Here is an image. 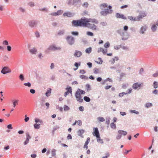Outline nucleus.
<instances>
[{
    "label": "nucleus",
    "mask_w": 158,
    "mask_h": 158,
    "mask_svg": "<svg viewBox=\"0 0 158 158\" xmlns=\"http://www.w3.org/2000/svg\"><path fill=\"white\" fill-rule=\"evenodd\" d=\"M90 140V138H88L87 139L86 141L85 142V144H88Z\"/></svg>",
    "instance_id": "nucleus-47"
},
{
    "label": "nucleus",
    "mask_w": 158,
    "mask_h": 158,
    "mask_svg": "<svg viewBox=\"0 0 158 158\" xmlns=\"http://www.w3.org/2000/svg\"><path fill=\"white\" fill-rule=\"evenodd\" d=\"M24 85L25 86H27L29 87H30L31 86V84L30 83L28 82L27 83H25L24 84Z\"/></svg>",
    "instance_id": "nucleus-50"
},
{
    "label": "nucleus",
    "mask_w": 158,
    "mask_h": 158,
    "mask_svg": "<svg viewBox=\"0 0 158 158\" xmlns=\"http://www.w3.org/2000/svg\"><path fill=\"white\" fill-rule=\"evenodd\" d=\"M116 16L118 18H122L124 19H126V18L123 14H120L118 13L116 14Z\"/></svg>",
    "instance_id": "nucleus-12"
},
{
    "label": "nucleus",
    "mask_w": 158,
    "mask_h": 158,
    "mask_svg": "<svg viewBox=\"0 0 158 158\" xmlns=\"http://www.w3.org/2000/svg\"><path fill=\"white\" fill-rule=\"evenodd\" d=\"M94 131L93 133V135L95 136L97 138H99L100 135L99 131L97 128H94Z\"/></svg>",
    "instance_id": "nucleus-6"
},
{
    "label": "nucleus",
    "mask_w": 158,
    "mask_h": 158,
    "mask_svg": "<svg viewBox=\"0 0 158 158\" xmlns=\"http://www.w3.org/2000/svg\"><path fill=\"white\" fill-rule=\"evenodd\" d=\"M30 52L33 54H35L37 52V50L35 48H33L30 50Z\"/></svg>",
    "instance_id": "nucleus-23"
},
{
    "label": "nucleus",
    "mask_w": 158,
    "mask_h": 158,
    "mask_svg": "<svg viewBox=\"0 0 158 158\" xmlns=\"http://www.w3.org/2000/svg\"><path fill=\"white\" fill-rule=\"evenodd\" d=\"M87 64L89 68L91 67L92 65V63L90 62L88 63Z\"/></svg>",
    "instance_id": "nucleus-62"
},
{
    "label": "nucleus",
    "mask_w": 158,
    "mask_h": 158,
    "mask_svg": "<svg viewBox=\"0 0 158 158\" xmlns=\"http://www.w3.org/2000/svg\"><path fill=\"white\" fill-rule=\"evenodd\" d=\"M118 60V57H115L114 58L112 59V60H110L111 63L114 64V62L115 60L117 61Z\"/></svg>",
    "instance_id": "nucleus-19"
},
{
    "label": "nucleus",
    "mask_w": 158,
    "mask_h": 158,
    "mask_svg": "<svg viewBox=\"0 0 158 158\" xmlns=\"http://www.w3.org/2000/svg\"><path fill=\"white\" fill-rule=\"evenodd\" d=\"M64 30L60 31L58 32V34L59 35H63L64 34Z\"/></svg>",
    "instance_id": "nucleus-37"
},
{
    "label": "nucleus",
    "mask_w": 158,
    "mask_h": 158,
    "mask_svg": "<svg viewBox=\"0 0 158 158\" xmlns=\"http://www.w3.org/2000/svg\"><path fill=\"white\" fill-rule=\"evenodd\" d=\"M49 49H50V50H56V49H58L59 48H57L55 47L54 45H52V46H50L49 47Z\"/></svg>",
    "instance_id": "nucleus-26"
},
{
    "label": "nucleus",
    "mask_w": 158,
    "mask_h": 158,
    "mask_svg": "<svg viewBox=\"0 0 158 158\" xmlns=\"http://www.w3.org/2000/svg\"><path fill=\"white\" fill-rule=\"evenodd\" d=\"M110 44L108 42H106L104 45V47L106 48H109L110 46Z\"/></svg>",
    "instance_id": "nucleus-30"
},
{
    "label": "nucleus",
    "mask_w": 158,
    "mask_h": 158,
    "mask_svg": "<svg viewBox=\"0 0 158 158\" xmlns=\"http://www.w3.org/2000/svg\"><path fill=\"white\" fill-rule=\"evenodd\" d=\"M87 35L90 36H93L94 35L93 33H92V32H90V31H88L87 32Z\"/></svg>",
    "instance_id": "nucleus-39"
},
{
    "label": "nucleus",
    "mask_w": 158,
    "mask_h": 158,
    "mask_svg": "<svg viewBox=\"0 0 158 158\" xmlns=\"http://www.w3.org/2000/svg\"><path fill=\"white\" fill-rule=\"evenodd\" d=\"M63 15L64 17L67 16L69 17H71L73 16V14L71 12H67L64 13Z\"/></svg>",
    "instance_id": "nucleus-9"
},
{
    "label": "nucleus",
    "mask_w": 158,
    "mask_h": 158,
    "mask_svg": "<svg viewBox=\"0 0 158 158\" xmlns=\"http://www.w3.org/2000/svg\"><path fill=\"white\" fill-rule=\"evenodd\" d=\"M52 156H55L56 155V150L55 149L53 150L52 151Z\"/></svg>",
    "instance_id": "nucleus-43"
},
{
    "label": "nucleus",
    "mask_w": 158,
    "mask_h": 158,
    "mask_svg": "<svg viewBox=\"0 0 158 158\" xmlns=\"http://www.w3.org/2000/svg\"><path fill=\"white\" fill-rule=\"evenodd\" d=\"M146 16V14L145 13L143 12L140 13L137 17V21H139L140 19H142L143 18Z\"/></svg>",
    "instance_id": "nucleus-7"
},
{
    "label": "nucleus",
    "mask_w": 158,
    "mask_h": 158,
    "mask_svg": "<svg viewBox=\"0 0 158 158\" xmlns=\"http://www.w3.org/2000/svg\"><path fill=\"white\" fill-rule=\"evenodd\" d=\"M94 73L95 74H98L99 72V69L97 68L94 69Z\"/></svg>",
    "instance_id": "nucleus-34"
},
{
    "label": "nucleus",
    "mask_w": 158,
    "mask_h": 158,
    "mask_svg": "<svg viewBox=\"0 0 158 158\" xmlns=\"http://www.w3.org/2000/svg\"><path fill=\"white\" fill-rule=\"evenodd\" d=\"M100 7L101 9H103L104 8L107 7V5L106 3H103L100 5Z\"/></svg>",
    "instance_id": "nucleus-22"
},
{
    "label": "nucleus",
    "mask_w": 158,
    "mask_h": 158,
    "mask_svg": "<svg viewBox=\"0 0 158 158\" xmlns=\"http://www.w3.org/2000/svg\"><path fill=\"white\" fill-rule=\"evenodd\" d=\"M118 133L121 135H127V131H124L122 130H119L118 131Z\"/></svg>",
    "instance_id": "nucleus-14"
},
{
    "label": "nucleus",
    "mask_w": 158,
    "mask_h": 158,
    "mask_svg": "<svg viewBox=\"0 0 158 158\" xmlns=\"http://www.w3.org/2000/svg\"><path fill=\"white\" fill-rule=\"evenodd\" d=\"M147 28V26H146L142 27L140 30V33L142 34H143L144 31H146Z\"/></svg>",
    "instance_id": "nucleus-15"
},
{
    "label": "nucleus",
    "mask_w": 158,
    "mask_h": 158,
    "mask_svg": "<svg viewBox=\"0 0 158 158\" xmlns=\"http://www.w3.org/2000/svg\"><path fill=\"white\" fill-rule=\"evenodd\" d=\"M153 86L155 88H157L158 87V83L157 81H154L153 83Z\"/></svg>",
    "instance_id": "nucleus-24"
},
{
    "label": "nucleus",
    "mask_w": 158,
    "mask_h": 158,
    "mask_svg": "<svg viewBox=\"0 0 158 158\" xmlns=\"http://www.w3.org/2000/svg\"><path fill=\"white\" fill-rule=\"evenodd\" d=\"M152 106V104L151 103H147L145 105V107L146 108H148L151 106Z\"/></svg>",
    "instance_id": "nucleus-33"
},
{
    "label": "nucleus",
    "mask_w": 158,
    "mask_h": 158,
    "mask_svg": "<svg viewBox=\"0 0 158 158\" xmlns=\"http://www.w3.org/2000/svg\"><path fill=\"white\" fill-rule=\"evenodd\" d=\"M7 50L8 51H10L11 50V48L10 46H7Z\"/></svg>",
    "instance_id": "nucleus-55"
},
{
    "label": "nucleus",
    "mask_w": 158,
    "mask_h": 158,
    "mask_svg": "<svg viewBox=\"0 0 158 158\" xmlns=\"http://www.w3.org/2000/svg\"><path fill=\"white\" fill-rule=\"evenodd\" d=\"M74 65L76 67V68H74V70H76L78 67V63L76 62L75 63Z\"/></svg>",
    "instance_id": "nucleus-42"
},
{
    "label": "nucleus",
    "mask_w": 158,
    "mask_h": 158,
    "mask_svg": "<svg viewBox=\"0 0 158 158\" xmlns=\"http://www.w3.org/2000/svg\"><path fill=\"white\" fill-rule=\"evenodd\" d=\"M156 26H158V21H157L156 22V25H155V24L153 25L152 27V29L153 31H156Z\"/></svg>",
    "instance_id": "nucleus-16"
},
{
    "label": "nucleus",
    "mask_w": 158,
    "mask_h": 158,
    "mask_svg": "<svg viewBox=\"0 0 158 158\" xmlns=\"http://www.w3.org/2000/svg\"><path fill=\"white\" fill-rule=\"evenodd\" d=\"M111 127L114 129H116V125L114 123H112L110 125Z\"/></svg>",
    "instance_id": "nucleus-28"
},
{
    "label": "nucleus",
    "mask_w": 158,
    "mask_h": 158,
    "mask_svg": "<svg viewBox=\"0 0 158 158\" xmlns=\"http://www.w3.org/2000/svg\"><path fill=\"white\" fill-rule=\"evenodd\" d=\"M108 8L109 9H107L105 10H103L100 13L103 15H106L108 14H110L112 13V10H111L112 6H109Z\"/></svg>",
    "instance_id": "nucleus-2"
},
{
    "label": "nucleus",
    "mask_w": 158,
    "mask_h": 158,
    "mask_svg": "<svg viewBox=\"0 0 158 158\" xmlns=\"http://www.w3.org/2000/svg\"><path fill=\"white\" fill-rule=\"evenodd\" d=\"M28 5L31 7H33L34 6V3L33 2H30L28 3Z\"/></svg>",
    "instance_id": "nucleus-49"
},
{
    "label": "nucleus",
    "mask_w": 158,
    "mask_h": 158,
    "mask_svg": "<svg viewBox=\"0 0 158 158\" xmlns=\"http://www.w3.org/2000/svg\"><path fill=\"white\" fill-rule=\"evenodd\" d=\"M84 99L86 102H90V98L89 97L87 96H85L84 97Z\"/></svg>",
    "instance_id": "nucleus-29"
},
{
    "label": "nucleus",
    "mask_w": 158,
    "mask_h": 158,
    "mask_svg": "<svg viewBox=\"0 0 158 158\" xmlns=\"http://www.w3.org/2000/svg\"><path fill=\"white\" fill-rule=\"evenodd\" d=\"M83 6L86 7H87L88 6V3L87 2H85L83 4Z\"/></svg>",
    "instance_id": "nucleus-64"
},
{
    "label": "nucleus",
    "mask_w": 158,
    "mask_h": 158,
    "mask_svg": "<svg viewBox=\"0 0 158 158\" xmlns=\"http://www.w3.org/2000/svg\"><path fill=\"white\" fill-rule=\"evenodd\" d=\"M7 127L8 129H13L12 125L11 124H10L7 125Z\"/></svg>",
    "instance_id": "nucleus-46"
},
{
    "label": "nucleus",
    "mask_w": 158,
    "mask_h": 158,
    "mask_svg": "<svg viewBox=\"0 0 158 158\" xmlns=\"http://www.w3.org/2000/svg\"><path fill=\"white\" fill-rule=\"evenodd\" d=\"M142 83H136L133 84L132 86V88L134 89H136L140 87L141 84Z\"/></svg>",
    "instance_id": "nucleus-11"
},
{
    "label": "nucleus",
    "mask_w": 158,
    "mask_h": 158,
    "mask_svg": "<svg viewBox=\"0 0 158 158\" xmlns=\"http://www.w3.org/2000/svg\"><path fill=\"white\" fill-rule=\"evenodd\" d=\"M64 110L65 111H68L69 110V108L66 105H64Z\"/></svg>",
    "instance_id": "nucleus-35"
},
{
    "label": "nucleus",
    "mask_w": 158,
    "mask_h": 158,
    "mask_svg": "<svg viewBox=\"0 0 158 158\" xmlns=\"http://www.w3.org/2000/svg\"><path fill=\"white\" fill-rule=\"evenodd\" d=\"M77 100L80 102H82L83 101V99L81 97H76Z\"/></svg>",
    "instance_id": "nucleus-20"
},
{
    "label": "nucleus",
    "mask_w": 158,
    "mask_h": 158,
    "mask_svg": "<svg viewBox=\"0 0 158 158\" xmlns=\"http://www.w3.org/2000/svg\"><path fill=\"white\" fill-rule=\"evenodd\" d=\"M63 12V11L61 10H59L56 12L58 15H61Z\"/></svg>",
    "instance_id": "nucleus-38"
},
{
    "label": "nucleus",
    "mask_w": 158,
    "mask_h": 158,
    "mask_svg": "<svg viewBox=\"0 0 158 158\" xmlns=\"http://www.w3.org/2000/svg\"><path fill=\"white\" fill-rule=\"evenodd\" d=\"M35 122L36 123L40 122V123H42V121L41 120H40V119H38L37 118H35Z\"/></svg>",
    "instance_id": "nucleus-36"
},
{
    "label": "nucleus",
    "mask_w": 158,
    "mask_h": 158,
    "mask_svg": "<svg viewBox=\"0 0 158 158\" xmlns=\"http://www.w3.org/2000/svg\"><path fill=\"white\" fill-rule=\"evenodd\" d=\"M12 101L13 104V107L14 108L15 107L19 104V100L18 99L13 100Z\"/></svg>",
    "instance_id": "nucleus-10"
},
{
    "label": "nucleus",
    "mask_w": 158,
    "mask_h": 158,
    "mask_svg": "<svg viewBox=\"0 0 158 158\" xmlns=\"http://www.w3.org/2000/svg\"><path fill=\"white\" fill-rule=\"evenodd\" d=\"M19 78L22 81H23L24 79L23 75L22 74H20Z\"/></svg>",
    "instance_id": "nucleus-40"
},
{
    "label": "nucleus",
    "mask_w": 158,
    "mask_h": 158,
    "mask_svg": "<svg viewBox=\"0 0 158 158\" xmlns=\"http://www.w3.org/2000/svg\"><path fill=\"white\" fill-rule=\"evenodd\" d=\"M85 88L87 91H89L91 89L90 86L89 84H87L86 85Z\"/></svg>",
    "instance_id": "nucleus-32"
},
{
    "label": "nucleus",
    "mask_w": 158,
    "mask_h": 158,
    "mask_svg": "<svg viewBox=\"0 0 158 158\" xmlns=\"http://www.w3.org/2000/svg\"><path fill=\"white\" fill-rule=\"evenodd\" d=\"M105 155L106 156H105L102 157V158H107L110 156V154L109 153L107 152L106 153Z\"/></svg>",
    "instance_id": "nucleus-45"
},
{
    "label": "nucleus",
    "mask_w": 158,
    "mask_h": 158,
    "mask_svg": "<svg viewBox=\"0 0 158 158\" xmlns=\"http://www.w3.org/2000/svg\"><path fill=\"white\" fill-rule=\"evenodd\" d=\"M97 138V141L99 143H103L102 140L100 139V137L99 138Z\"/></svg>",
    "instance_id": "nucleus-48"
},
{
    "label": "nucleus",
    "mask_w": 158,
    "mask_h": 158,
    "mask_svg": "<svg viewBox=\"0 0 158 158\" xmlns=\"http://www.w3.org/2000/svg\"><path fill=\"white\" fill-rule=\"evenodd\" d=\"M98 21L95 19L81 18L78 20H74L72 22V25L75 27H87L93 30H96L97 27L95 24H98Z\"/></svg>",
    "instance_id": "nucleus-1"
},
{
    "label": "nucleus",
    "mask_w": 158,
    "mask_h": 158,
    "mask_svg": "<svg viewBox=\"0 0 158 158\" xmlns=\"http://www.w3.org/2000/svg\"><path fill=\"white\" fill-rule=\"evenodd\" d=\"M154 77H157L158 76V73H156L152 75Z\"/></svg>",
    "instance_id": "nucleus-63"
},
{
    "label": "nucleus",
    "mask_w": 158,
    "mask_h": 158,
    "mask_svg": "<svg viewBox=\"0 0 158 158\" xmlns=\"http://www.w3.org/2000/svg\"><path fill=\"white\" fill-rule=\"evenodd\" d=\"M111 87V85H107L105 87V88L106 89H108Z\"/></svg>",
    "instance_id": "nucleus-56"
},
{
    "label": "nucleus",
    "mask_w": 158,
    "mask_h": 158,
    "mask_svg": "<svg viewBox=\"0 0 158 158\" xmlns=\"http://www.w3.org/2000/svg\"><path fill=\"white\" fill-rule=\"evenodd\" d=\"M66 91L69 92L71 94H72V89L70 86H68L66 88Z\"/></svg>",
    "instance_id": "nucleus-17"
},
{
    "label": "nucleus",
    "mask_w": 158,
    "mask_h": 158,
    "mask_svg": "<svg viewBox=\"0 0 158 158\" xmlns=\"http://www.w3.org/2000/svg\"><path fill=\"white\" fill-rule=\"evenodd\" d=\"M34 127L35 129H39L40 128V124L35 123L34 124Z\"/></svg>",
    "instance_id": "nucleus-27"
},
{
    "label": "nucleus",
    "mask_w": 158,
    "mask_h": 158,
    "mask_svg": "<svg viewBox=\"0 0 158 158\" xmlns=\"http://www.w3.org/2000/svg\"><path fill=\"white\" fill-rule=\"evenodd\" d=\"M77 123L80 126H81L82 125V122L81 120L77 121Z\"/></svg>",
    "instance_id": "nucleus-51"
},
{
    "label": "nucleus",
    "mask_w": 158,
    "mask_h": 158,
    "mask_svg": "<svg viewBox=\"0 0 158 158\" xmlns=\"http://www.w3.org/2000/svg\"><path fill=\"white\" fill-rule=\"evenodd\" d=\"M26 116H27L26 115H25V118L24 119V121L25 122H27L29 119V117H26Z\"/></svg>",
    "instance_id": "nucleus-53"
},
{
    "label": "nucleus",
    "mask_w": 158,
    "mask_h": 158,
    "mask_svg": "<svg viewBox=\"0 0 158 158\" xmlns=\"http://www.w3.org/2000/svg\"><path fill=\"white\" fill-rule=\"evenodd\" d=\"M92 49L91 47H89L85 50V52L86 53H88L89 54L92 51Z\"/></svg>",
    "instance_id": "nucleus-21"
},
{
    "label": "nucleus",
    "mask_w": 158,
    "mask_h": 158,
    "mask_svg": "<svg viewBox=\"0 0 158 158\" xmlns=\"http://www.w3.org/2000/svg\"><path fill=\"white\" fill-rule=\"evenodd\" d=\"M3 44L4 45H8L9 43L8 42L7 40H4L3 42Z\"/></svg>",
    "instance_id": "nucleus-44"
},
{
    "label": "nucleus",
    "mask_w": 158,
    "mask_h": 158,
    "mask_svg": "<svg viewBox=\"0 0 158 158\" xmlns=\"http://www.w3.org/2000/svg\"><path fill=\"white\" fill-rule=\"evenodd\" d=\"M128 18L131 21H137V18L136 19L135 18L133 17L132 16H128Z\"/></svg>",
    "instance_id": "nucleus-18"
},
{
    "label": "nucleus",
    "mask_w": 158,
    "mask_h": 158,
    "mask_svg": "<svg viewBox=\"0 0 158 158\" xmlns=\"http://www.w3.org/2000/svg\"><path fill=\"white\" fill-rule=\"evenodd\" d=\"M29 139H28V138H27L26 140L24 142V145L27 144L29 142Z\"/></svg>",
    "instance_id": "nucleus-57"
},
{
    "label": "nucleus",
    "mask_w": 158,
    "mask_h": 158,
    "mask_svg": "<svg viewBox=\"0 0 158 158\" xmlns=\"http://www.w3.org/2000/svg\"><path fill=\"white\" fill-rule=\"evenodd\" d=\"M102 52H103V53L104 54H106L107 52V49H103Z\"/></svg>",
    "instance_id": "nucleus-54"
},
{
    "label": "nucleus",
    "mask_w": 158,
    "mask_h": 158,
    "mask_svg": "<svg viewBox=\"0 0 158 158\" xmlns=\"http://www.w3.org/2000/svg\"><path fill=\"white\" fill-rule=\"evenodd\" d=\"M30 92L31 93L34 94L35 93V90L34 89H31L30 90Z\"/></svg>",
    "instance_id": "nucleus-61"
},
{
    "label": "nucleus",
    "mask_w": 158,
    "mask_h": 158,
    "mask_svg": "<svg viewBox=\"0 0 158 158\" xmlns=\"http://www.w3.org/2000/svg\"><path fill=\"white\" fill-rule=\"evenodd\" d=\"M11 72V69L8 67H4L2 69L1 72L3 74H6Z\"/></svg>",
    "instance_id": "nucleus-3"
},
{
    "label": "nucleus",
    "mask_w": 158,
    "mask_h": 158,
    "mask_svg": "<svg viewBox=\"0 0 158 158\" xmlns=\"http://www.w3.org/2000/svg\"><path fill=\"white\" fill-rule=\"evenodd\" d=\"M80 77L82 79H87V78L84 75H81L80 76Z\"/></svg>",
    "instance_id": "nucleus-41"
},
{
    "label": "nucleus",
    "mask_w": 158,
    "mask_h": 158,
    "mask_svg": "<svg viewBox=\"0 0 158 158\" xmlns=\"http://www.w3.org/2000/svg\"><path fill=\"white\" fill-rule=\"evenodd\" d=\"M71 33H72V34L73 35H77L78 34V33L77 32H74V31H73V32H72Z\"/></svg>",
    "instance_id": "nucleus-52"
},
{
    "label": "nucleus",
    "mask_w": 158,
    "mask_h": 158,
    "mask_svg": "<svg viewBox=\"0 0 158 158\" xmlns=\"http://www.w3.org/2000/svg\"><path fill=\"white\" fill-rule=\"evenodd\" d=\"M79 110L81 111H83L84 110V108L83 106H81L79 107Z\"/></svg>",
    "instance_id": "nucleus-60"
},
{
    "label": "nucleus",
    "mask_w": 158,
    "mask_h": 158,
    "mask_svg": "<svg viewBox=\"0 0 158 158\" xmlns=\"http://www.w3.org/2000/svg\"><path fill=\"white\" fill-rule=\"evenodd\" d=\"M67 138L68 139H71L72 138V137L70 134H69L67 137Z\"/></svg>",
    "instance_id": "nucleus-58"
},
{
    "label": "nucleus",
    "mask_w": 158,
    "mask_h": 158,
    "mask_svg": "<svg viewBox=\"0 0 158 158\" xmlns=\"http://www.w3.org/2000/svg\"><path fill=\"white\" fill-rule=\"evenodd\" d=\"M66 39L68 43L70 45H72L74 42V38L72 36H68Z\"/></svg>",
    "instance_id": "nucleus-4"
},
{
    "label": "nucleus",
    "mask_w": 158,
    "mask_h": 158,
    "mask_svg": "<svg viewBox=\"0 0 158 158\" xmlns=\"http://www.w3.org/2000/svg\"><path fill=\"white\" fill-rule=\"evenodd\" d=\"M98 121L100 122H104L105 121V119L102 117H100L98 118Z\"/></svg>",
    "instance_id": "nucleus-31"
},
{
    "label": "nucleus",
    "mask_w": 158,
    "mask_h": 158,
    "mask_svg": "<svg viewBox=\"0 0 158 158\" xmlns=\"http://www.w3.org/2000/svg\"><path fill=\"white\" fill-rule=\"evenodd\" d=\"M37 23L36 21L32 20L29 22V25L30 27H33L36 25Z\"/></svg>",
    "instance_id": "nucleus-8"
},
{
    "label": "nucleus",
    "mask_w": 158,
    "mask_h": 158,
    "mask_svg": "<svg viewBox=\"0 0 158 158\" xmlns=\"http://www.w3.org/2000/svg\"><path fill=\"white\" fill-rule=\"evenodd\" d=\"M51 89H49L48 90L46 93L45 94L47 97H48L51 95Z\"/></svg>",
    "instance_id": "nucleus-25"
},
{
    "label": "nucleus",
    "mask_w": 158,
    "mask_h": 158,
    "mask_svg": "<svg viewBox=\"0 0 158 158\" xmlns=\"http://www.w3.org/2000/svg\"><path fill=\"white\" fill-rule=\"evenodd\" d=\"M128 7V6L127 5H125L123 6H122L120 8L121 9H124L125 8H126Z\"/></svg>",
    "instance_id": "nucleus-59"
},
{
    "label": "nucleus",
    "mask_w": 158,
    "mask_h": 158,
    "mask_svg": "<svg viewBox=\"0 0 158 158\" xmlns=\"http://www.w3.org/2000/svg\"><path fill=\"white\" fill-rule=\"evenodd\" d=\"M85 93V92L84 91L79 89L75 93V97H81V94H84Z\"/></svg>",
    "instance_id": "nucleus-5"
},
{
    "label": "nucleus",
    "mask_w": 158,
    "mask_h": 158,
    "mask_svg": "<svg viewBox=\"0 0 158 158\" xmlns=\"http://www.w3.org/2000/svg\"><path fill=\"white\" fill-rule=\"evenodd\" d=\"M81 52L78 51H76L75 52L74 54V56L76 57H79L81 56Z\"/></svg>",
    "instance_id": "nucleus-13"
}]
</instances>
